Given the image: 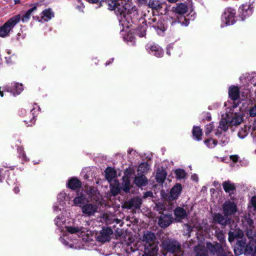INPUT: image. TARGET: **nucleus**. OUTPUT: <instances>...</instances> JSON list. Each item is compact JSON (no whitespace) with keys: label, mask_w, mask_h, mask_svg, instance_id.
<instances>
[{"label":"nucleus","mask_w":256,"mask_h":256,"mask_svg":"<svg viewBox=\"0 0 256 256\" xmlns=\"http://www.w3.org/2000/svg\"><path fill=\"white\" fill-rule=\"evenodd\" d=\"M66 230L67 233L63 237H60V241L66 246L72 248H81L82 247L80 245L78 244V242H74L72 239L70 240V242H68L67 239L69 238H72L76 240V238L82 239L84 241H86L88 239V234H86V228L80 227H74V226H66Z\"/></svg>","instance_id":"f257e3e1"},{"label":"nucleus","mask_w":256,"mask_h":256,"mask_svg":"<svg viewBox=\"0 0 256 256\" xmlns=\"http://www.w3.org/2000/svg\"><path fill=\"white\" fill-rule=\"evenodd\" d=\"M102 2L106 3L108 10H114L120 22L124 25L127 20L130 4L125 3L124 4L123 2L120 4L116 0H102Z\"/></svg>","instance_id":"f03ea898"},{"label":"nucleus","mask_w":256,"mask_h":256,"mask_svg":"<svg viewBox=\"0 0 256 256\" xmlns=\"http://www.w3.org/2000/svg\"><path fill=\"white\" fill-rule=\"evenodd\" d=\"M225 114L230 126H238L243 120L242 112L238 104L234 102L232 106L227 108Z\"/></svg>","instance_id":"7ed1b4c3"},{"label":"nucleus","mask_w":256,"mask_h":256,"mask_svg":"<svg viewBox=\"0 0 256 256\" xmlns=\"http://www.w3.org/2000/svg\"><path fill=\"white\" fill-rule=\"evenodd\" d=\"M156 240V236L152 232H148L142 236V241L144 246V252L148 254L150 256H157L158 248Z\"/></svg>","instance_id":"20e7f679"},{"label":"nucleus","mask_w":256,"mask_h":256,"mask_svg":"<svg viewBox=\"0 0 256 256\" xmlns=\"http://www.w3.org/2000/svg\"><path fill=\"white\" fill-rule=\"evenodd\" d=\"M162 246L167 252L174 254V256H182L183 254L180 244L176 240L170 239L164 240Z\"/></svg>","instance_id":"39448f33"},{"label":"nucleus","mask_w":256,"mask_h":256,"mask_svg":"<svg viewBox=\"0 0 256 256\" xmlns=\"http://www.w3.org/2000/svg\"><path fill=\"white\" fill-rule=\"evenodd\" d=\"M20 19V14L15 16L9 19L2 26H0V36L4 38L8 36Z\"/></svg>","instance_id":"423d86ee"},{"label":"nucleus","mask_w":256,"mask_h":256,"mask_svg":"<svg viewBox=\"0 0 256 256\" xmlns=\"http://www.w3.org/2000/svg\"><path fill=\"white\" fill-rule=\"evenodd\" d=\"M188 10V8L187 5L184 3H180L178 4L174 8V12L176 14H179L180 15V17L177 16V20L172 21V25H174L176 23L178 22L180 23L181 25L187 26L189 24V21L187 20L184 16H183L182 15L185 14Z\"/></svg>","instance_id":"0eeeda50"},{"label":"nucleus","mask_w":256,"mask_h":256,"mask_svg":"<svg viewBox=\"0 0 256 256\" xmlns=\"http://www.w3.org/2000/svg\"><path fill=\"white\" fill-rule=\"evenodd\" d=\"M236 10L230 8L225 9L222 16L221 27L234 24L236 22Z\"/></svg>","instance_id":"6e6552de"},{"label":"nucleus","mask_w":256,"mask_h":256,"mask_svg":"<svg viewBox=\"0 0 256 256\" xmlns=\"http://www.w3.org/2000/svg\"><path fill=\"white\" fill-rule=\"evenodd\" d=\"M222 119L220 122L218 128L215 131V135L218 137L224 136L225 132L228 130L229 124L226 120V115H222ZM224 140H222V145L224 146L228 142L227 138H224Z\"/></svg>","instance_id":"1a4fd4ad"},{"label":"nucleus","mask_w":256,"mask_h":256,"mask_svg":"<svg viewBox=\"0 0 256 256\" xmlns=\"http://www.w3.org/2000/svg\"><path fill=\"white\" fill-rule=\"evenodd\" d=\"M223 213L225 216L234 214L238 211L236 204L230 200L226 201L222 206Z\"/></svg>","instance_id":"9d476101"},{"label":"nucleus","mask_w":256,"mask_h":256,"mask_svg":"<svg viewBox=\"0 0 256 256\" xmlns=\"http://www.w3.org/2000/svg\"><path fill=\"white\" fill-rule=\"evenodd\" d=\"M240 240H238V242L236 243L238 248V250L234 249V252L236 254L240 255L242 254L243 252H248V251H252V248L250 246L248 247V246L246 244V240L244 237L242 238H240Z\"/></svg>","instance_id":"9b49d317"},{"label":"nucleus","mask_w":256,"mask_h":256,"mask_svg":"<svg viewBox=\"0 0 256 256\" xmlns=\"http://www.w3.org/2000/svg\"><path fill=\"white\" fill-rule=\"evenodd\" d=\"M98 207L96 204H86L82 207V211L85 216H90L98 212Z\"/></svg>","instance_id":"f8f14e48"},{"label":"nucleus","mask_w":256,"mask_h":256,"mask_svg":"<svg viewBox=\"0 0 256 256\" xmlns=\"http://www.w3.org/2000/svg\"><path fill=\"white\" fill-rule=\"evenodd\" d=\"M206 248L212 254H216L218 256H227L226 253L219 244H213L210 242H207Z\"/></svg>","instance_id":"ddd939ff"},{"label":"nucleus","mask_w":256,"mask_h":256,"mask_svg":"<svg viewBox=\"0 0 256 256\" xmlns=\"http://www.w3.org/2000/svg\"><path fill=\"white\" fill-rule=\"evenodd\" d=\"M173 220V217L172 214L168 213L166 214H162L158 218V224L159 226L165 228L170 226Z\"/></svg>","instance_id":"4468645a"},{"label":"nucleus","mask_w":256,"mask_h":256,"mask_svg":"<svg viewBox=\"0 0 256 256\" xmlns=\"http://www.w3.org/2000/svg\"><path fill=\"white\" fill-rule=\"evenodd\" d=\"M112 233L113 232L110 228H102L97 236V240L102 242L108 241Z\"/></svg>","instance_id":"2eb2a0df"},{"label":"nucleus","mask_w":256,"mask_h":256,"mask_svg":"<svg viewBox=\"0 0 256 256\" xmlns=\"http://www.w3.org/2000/svg\"><path fill=\"white\" fill-rule=\"evenodd\" d=\"M146 50L150 54L158 58L162 57L164 54L162 48L156 44H148L146 46Z\"/></svg>","instance_id":"dca6fc26"},{"label":"nucleus","mask_w":256,"mask_h":256,"mask_svg":"<svg viewBox=\"0 0 256 256\" xmlns=\"http://www.w3.org/2000/svg\"><path fill=\"white\" fill-rule=\"evenodd\" d=\"M6 89L8 92L12 94L14 96H16L20 94L24 88L22 84L12 82L10 85L7 86Z\"/></svg>","instance_id":"f3484780"},{"label":"nucleus","mask_w":256,"mask_h":256,"mask_svg":"<svg viewBox=\"0 0 256 256\" xmlns=\"http://www.w3.org/2000/svg\"><path fill=\"white\" fill-rule=\"evenodd\" d=\"M73 202L76 206L82 208L88 202V200L85 194H84L83 190H81L77 192L76 196L74 199Z\"/></svg>","instance_id":"a211bd4d"},{"label":"nucleus","mask_w":256,"mask_h":256,"mask_svg":"<svg viewBox=\"0 0 256 256\" xmlns=\"http://www.w3.org/2000/svg\"><path fill=\"white\" fill-rule=\"evenodd\" d=\"M142 204V200L140 198L134 197L130 200L124 203V206L125 208L128 209H131L133 208L136 209H138L140 208Z\"/></svg>","instance_id":"6ab92c4d"},{"label":"nucleus","mask_w":256,"mask_h":256,"mask_svg":"<svg viewBox=\"0 0 256 256\" xmlns=\"http://www.w3.org/2000/svg\"><path fill=\"white\" fill-rule=\"evenodd\" d=\"M240 16L242 20L250 16L253 12V8L250 6L242 5L239 8Z\"/></svg>","instance_id":"aec40b11"},{"label":"nucleus","mask_w":256,"mask_h":256,"mask_svg":"<svg viewBox=\"0 0 256 256\" xmlns=\"http://www.w3.org/2000/svg\"><path fill=\"white\" fill-rule=\"evenodd\" d=\"M174 214L176 220L178 222L188 218V214L186 210L181 207H178L174 210Z\"/></svg>","instance_id":"412c9836"},{"label":"nucleus","mask_w":256,"mask_h":256,"mask_svg":"<svg viewBox=\"0 0 256 256\" xmlns=\"http://www.w3.org/2000/svg\"><path fill=\"white\" fill-rule=\"evenodd\" d=\"M213 219L222 226H225L230 222V218L228 216H222V214L218 213L214 215Z\"/></svg>","instance_id":"4be33fe9"},{"label":"nucleus","mask_w":256,"mask_h":256,"mask_svg":"<svg viewBox=\"0 0 256 256\" xmlns=\"http://www.w3.org/2000/svg\"><path fill=\"white\" fill-rule=\"evenodd\" d=\"M182 190V186L180 184H176L170 190V194L168 196L170 200H174L176 199Z\"/></svg>","instance_id":"5701e85b"},{"label":"nucleus","mask_w":256,"mask_h":256,"mask_svg":"<svg viewBox=\"0 0 256 256\" xmlns=\"http://www.w3.org/2000/svg\"><path fill=\"white\" fill-rule=\"evenodd\" d=\"M101 218V221L106 222V224H112L114 222L118 224L120 222L119 220L116 218L112 214L107 212L103 214Z\"/></svg>","instance_id":"b1692460"},{"label":"nucleus","mask_w":256,"mask_h":256,"mask_svg":"<svg viewBox=\"0 0 256 256\" xmlns=\"http://www.w3.org/2000/svg\"><path fill=\"white\" fill-rule=\"evenodd\" d=\"M244 236V232L240 229H236L233 232L230 231L228 232V240L232 242L235 238H242Z\"/></svg>","instance_id":"393cba45"},{"label":"nucleus","mask_w":256,"mask_h":256,"mask_svg":"<svg viewBox=\"0 0 256 256\" xmlns=\"http://www.w3.org/2000/svg\"><path fill=\"white\" fill-rule=\"evenodd\" d=\"M166 26L163 19L158 18V25L155 26L154 30L159 35H162L166 30Z\"/></svg>","instance_id":"a878e982"},{"label":"nucleus","mask_w":256,"mask_h":256,"mask_svg":"<svg viewBox=\"0 0 256 256\" xmlns=\"http://www.w3.org/2000/svg\"><path fill=\"white\" fill-rule=\"evenodd\" d=\"M110 192L114 196L117 195L120 192V186L119 182L117 180H114L110 182Z\"/></svg>","instance_id":"bb28decb"},{"label":"nucleus","mask_w":256,"mask_h":256,"mask_svg":"<svg viewBox=\"0 0 256 256\" xmlns=\"http://www.w3.org/2000/svg\"><path fill=\"white\" fill-rule=\"evenodd\" d=\"M105 177L106 180L110 182H112L114 178L116 177V172L113 168H108L106 169L105 171Z\"/></svg>","instance_id":"cd10ccee"},{"label":"nucleus","mask_w":256,"mask_h":256,"mask_svg":"<svg viewBox=\"0 0 256 256\" xmlns=\"http://www.w3.org/2000/svg\"><path fill=\"white\" fill-rule=\"evenodd\" d=\"M228 94L230 98L232 100H238L239 98L240 95L238 88L235 86L230 87Z\"/></svg>","instance_id":"c85d7f7f"},{"label":"nucleus","mask_w":256,"mask_h":256,"mask_svg":"<svg viewBox=\"0 0 256 256\" xmlns=\"http://www.w3.org/2000/svg\"><path fill=\"white\" fill-rule=\"evenodd\" d=\"M42 20L40 21L48 22L54 16V14L51 9H46L42 11L41 14Z\"/></svg>","instance_id":"c756f323"},{"label":"nucleus","mask_w":256,"mask_h":256,"mask_svg":"<svg viewBox=\"0 0 256 256\" xmlns=\"http://www.w3.org/2000/svg\"><path fill=\"white\" fill-rule=\"evenodd\" d=\"M68 186L72 189L75 190L77 188H79L82 186V183L80 180L75 178H71L67 184Z\"/></svg>","instance_id":"7c9ffc66"},{"label":"nucleus","mask_w":256,"mask_h":256,"mask_svg":"<svg viewBox=\"0 0 256 256\" xmlns=\"http://www.w3.org/2000/svg\"><path fill=\"white\" fill-rule=\"evenodd\" d=\"M148 6L152 10H158L162 8V4L158 0H149Z\"/></svg>","instance_id":"2f4dec72"},{"label":"nucleus","mask_w":256,"mask_h":256,"mask_svg":"<svg viewBox=\"0 0 256 256\" xmlns=\"http://www.w3.org/2000/svg\"><path fill=\"white\" fill-rule=\"evenodd\" d=\"M243 228L244 230L254 228V221L249 216H246L242 220Z\"/></svg>","instance_id":"473e14b6"},{"label":"nucleus","mask_w":256,"mask_h":256,"mask_svg":"<svg viewBox=\"0 0 256 256\" xmlns=\"http://www.w3.org/2000/svg\"><path fill=\"white\" fill-rule=\"evenodd\" d=\"M166 176V172L164 170L158 169L156 172V182L162 184L164 182Z\"/></svg>","instance_id":"72a5a7b5"},{"label":"nucleus","mask_w":256,"mask_h":256,"mask_svg":"<svg viewBox=\"0 0 256 256\" xmlns=\"http://www.w3.org/2000/svg\"><path fill=\"white\" fill-rule=\"evenodd\" d=\"M147 182L148 180L143 175L135 178L134 183L139 187L145 186L147 184Z\"/></svg>","instance_id":"f704fd0d"},{"label":"nucleus","mask_w":256,"mask_h":256,"mask_svg":"<svg viewBox=\"0 0 256 256\" xmlns=\"http://www.w3.org/2000/svg\"><path fill=\"white\" fill-rule=\"evenodd\" d=\"M196 252L195 256H208V252L204 246L198 245L194 248Z\"/></svg>","instance_id":"c9c22d12"},{"label":"nucleus","mask_w":256,"mask_h":256,"mask_svg":"<svg viewBox=\"0 0 256 256\" xmlns=\"http://www.w3.org/2000/svg\"><path fill=\"white\" fill-rule=\"evenodd\" d=\"M222 186L226 192H230L235 190L234 184L229 180L224 182Z\"/></svg>","instance_id":"e433bc0d"},{"label":"nucleus","mask_w":256,"mask_h":256,"mask_svg":"<svg viewBox=\"0 0 256 256\" xmlns=\"http://www.w3.org/2000/svg\"><path fill=\"white\" fill-rule=\"evenodd\" d=\"M192 134L194 138L197 140H202V131L200 127L194 126Z\"/></svg>","instance_id":"4c0bfd02"},{"label":"nucleus","mask_w":256,"mask_h":256,"mask_svg":"<svg viewBox=\"0 0 256 256\" xmlns=\"http://www.w3.org/2000/svg\"><path fill=\"white\" fill-rule=\"evenodd\" d=\"M122 188L126 192H128L130 188V180L128 178L123 177Z\"/></svg>","instance_id":"58836bf2"},{"label":"nucleus","mask_w":256,"mask_h":256,"mask_svg":"<svg viewBox=\"0 0 256 256\" xmlns=\"http://www.w3.org/2000/svg\"><path fill=\"white\" fill-rule=\"evenodd\" d=\"M36 10V6H34L32 8H30V10H28L23 15L22 18V20L23 22H27L28 20H29L31 15H32V14L33 12H34V10Z\"/></svg>","instance_id":"ea45409f"},{"label":"nucleus","mask_w":256,"mask_h":256,"mask_svg":"<svg viewBox=\"0 0 256 256\" xmlns=\"http://www.w3.org/2000/svg\"><path fill=\"white\" fill-rule=\"evenodd\" d=\"M150 168L149 165L146 162L140 164L138 167V171L142 174L147 172Z\"/></svg>","instance_id":"a19ab883"},{"label":"nucleus","mask_w":256,"mask_h":256,"mask_svg":"<svg viewBox=\"0 0 256 256\" xmlns=\"http://www.w3.org/2000/svg\"><path fill=\"white\" fill-rule=\"evenodd\" d=\"M18 157L21 158V160L22 162H26L28 159L24 153V148H18Z\"/></svg>","instance_id":"79ce46f5"},{"label":"nucleus","mask_w":256,"mask_h":256,"mask_svg":"<svg viewBox=\"0 0 256 256\" xmlns=\"http://www.w3.org/2000/svg\"><path fill=\"white\" fill-rule=\"evenodd\" d=\"M146 24L142 23L140 26L138 27L137 34L140 37H143L146 35Z\"/></svg>","instance_id":"37998d69"},{"label":"nucleus","mask_w":256,"mask_h":256,"mask_svg":"<svg viewBox=\"0 0 256 256\" xmlns=\"http://www.w3.org/2000/svg\"><path fill=\"white\" fill-rule=\"evenodd\" d=\"M248 130L246 126H244V127L242 128L238 132V136L242 139L245 138L246 136L248 134Z\"/></svg>","instance_id":"c03bdc74"},{"label":"nucleus","mask_w":256,"mask_h":256,"mask_svg":"<svg viewBox=\"0 0 256 256\" xmlns=\"http://www.w3.org/2000/svg\"><path fill=\"white\" fill-rule=\"evenodd\" d=\"M66 194L64 192H60L58 196V200L60 206H63L65 204L64 200Z\"/></svg>","instance_id":"a18cd8bd"},{"label":"nucleus","mask_w":256,"mask_h":256,"mask_svg":"<svg viewBox=\"0 0 256 256\" xmlns=\"http://www.w3.org/2000/svg\"><path fill=\"white\" fill-rule=\"evenodd\" d=\"M204 144L206 145L209 148H212L216 146L218 144V142L216 140L210 138L204 141Z\"/></svg>","instance_id":"49530a36"},{"label":"nucleus","mask_w":256,"mask_h":256,"mask_svg":"<svg viewBox=\"0 0 256 256\" xmlns=\"http://www.w3.org/2000/svg\"><path fill=\"white\" fill-rule=\"evenodd\" d=\"M176 178L178 179L184 178L186 176V172L184 170L181 169L176 170L175 171Z\"/></svg>","instance_id":"de8ad7c7"},{"label":"nucleus","mask_w":256,"mask_h":256,"mask_svg":"<svg viewBox=\"0 0 256 256\" xmlns=\"http://www.w3.org/2000/svg\"><path fill=\"white\" fill-rule=\"evenodd\" d=\"M148 23L154 29L155 26H157L158 25V19L156 17H153L152 18H150L148 20Z\"/></svg>","instance_id":"09e8293b"},{"label":"nucleus","mask_w":256,"mask_h":256,"mask_svg":"<svg viewBox=\"0 0 256 256\" xmlns=\"http://www.w3.org/2000/svg\"><path fill=\"white\" fill-rule=\"evenodd\" d=\"M214 128V122H211L205 126V134L206 136L208 135L212 130Z\"/></svg>","instance_id":"8fccbe9b"},{"label":"nucleus","mask_w":256,"mask_h":256,"mask_svg":"<svg viewBox=\"0 0 256 256\" xmlns=\"http://www.w3.org/2000/svg\"><path fill=\"white\" fill-rule=\"evenodd\" d=\"M254 228H247L245 230L246 231V234L247 236L250 238V239H253L254 236V232L253 231V229Z\"/></svg>","instance_id":"3c124183"},{"label":"nucleus","mask_w":256,"mask_h":256,"mask_svg":"<svg viewBox=\"0 0 256 256\" xmlns=\"http://www.w3.org/2000/svg\"><path fill=\"white\" fill-rule=\"evenodd\" d=\"M165 206L160 202L156 204L155 208L156 210L159 211L160 214L161 212L164 211L165 210Z\"/></svg>","instance_id":"603ef678"},{"label":"nucleus","mask_w":256,"mask_h":256,"mask_svg":"<svg viewBox=\"0 0 256 256\" xmlns=\"http://www.w3.org/2000/svg\"><path fill=\"white\" fill-rule=\"evenodd\" d=\"M62 218L58 216L55 219V224L58 227H62L64 225V222L62 220Z\"/></svg>","instance_id":"864d4df0"},{"label":"nucleus","mask_w":256,"mask_h":256,"mask_svg":"<svg viewBox=\"0 0 256 256\" xmlns=\"http://www.w3.org/2000/svg\"><path fill=\"white\" fill-rule=\"evenodd\" d=\"M184 230V234L189 237L190 236V234L192 230V228L188 224H185Z\"/></svg>","instance_id":"5fc2aeb1"},{"label":"nucleus","mask_w":256,"mask_h":256,"mask_svg":"<svg viewBox=\"0 0 256 256\" xmlns=\"http://www.w3.org/2000/svg\"><path fill=\"white\" fill-rule=\"evenodd\" d=\"M6 62L8 64H12L16 61V56L14 54L6 57Z\"/></svg>","instance_id":"6e6d98bb"},{"label":"nucleus","mask_w":256,"mask_h":256,"mask_svg":"<svg viewBox=\"0 0 256 256\" xmlns=\"http://www.w3.org/2000/svg\"><path fill=\"white\" fill-rule=\"evenodd\" d=\"M250 115L251 117L256 116V105L253 106L249 110Z\"/></svg>","instance_id":"4d7b16f0"},{"label":"nucleus","mask_w":256,"mask_h":256,"mask_svg":"<svg viewBox=\"0 0 256 256\" xmlns=\"http://www.w3.org/2000/svg\"><path fill=\"white\" fill-rule=\"evenodd\" d=\"M128 38H129V40H128V42L130 43V44L132 46L134 45L135 44V38L132 35H128L127 36Z\"/></svg>","instance_id":"13d9d810"},{"label":"nucleus","mask_w":256,"mask_h":256,"mask_svg":"<svg viewBox=\"0 0 256 256\" xmlns=\"http://www.w3.org/2000/svg\"><path fill=\"white\" fill-rule=\"evenodd\" d=\"M250 204L254 207V210H256V196H254L251 198Z\"/></svg>","instance_id":"bf43d9fd"},{"label":"nucleus","mask_w":256,"mask_h":256,"mask_svg":"<svg viewBox=\"0 0 256 256\" xmlns=\"http://www.w3.org/2000/svg\"><path fill=\"white\" fill-rule=\"evenodd\" d=\"M238 155H232L230 156V159L234 162H236L238 160Z\"/></svg>","instance_id":"052dcab7"},{"label":"nucleus","mask_w":256,"mask_h":256,"mask_svg":"<svg viewBox=\"0 0 256 256\" xmlns=\"http://www.w3.org/2000/svg\"><path fill=\"white\" fill-rule=\"evenodd\" d=\"M128 152V154L132 155L134 156H135L136 154H137L136 152V151L134 150L132 148H129Z\"/></svg>","instance_id":"680f3d73"},{"label":"nucleus","mask_w":256,"mask_h":256,"mask_svg":"<svg viewBox=\"0 0 256 256\" xmlns=\"http://www.w3.org/2000/svg\"><path fill=\"white\" fill-rule=\"evenodd\" d=\"M152 193L151 192H146L144 194V198H146L148 196H152Z\"/></svg>","instance_id":"e2e57ef3"},{"label":"nucleus","mask_w":256,"mask_h":256,"mask_svg":"<svg viewBox=\"0 0 256 256\" xmlns=\"http://www.w3.org/2000/svg\"><path fill=\"white\" fill-rule=\"evenodd\" d=\"M171 49H172V46L170 45H168L167 47L166 54L169 56L170 55V50Z\"/></svg>","instance_id":"0e129e2a"},{"label":"nucleus","mask_w":256,"mask_h":256,"mask_svg":"<svg viewBox=\"0 0 256 256\" xmlns=\"http://www.w3.org/2000/svg\"><path fill=\"white\" fill-rule=\"evenodd\" d=\"M192 179L193 180L197 182L198 180V176L196 174H194V175L192 176Z\"/></svg>","instance_id":"69168bd1"},{"label":"nucleus","mask_w":256,"mask_h":256,"mask_svg":"<svg viewBox=\"0 0 256 256\" xmlns=\"http://www.w3.org/2000/svg\"><path fill=\"white\" fill-rule=\"evenodd\" d=\"M14 191L16 194L18 193L20 191L18 186H14Z\"/></svg>","instance_id":"338daca9"},{"label":"nucleus","mask_w":256,"mask_h":256,"mask_svg":"<svg viewBox=\"0 0 256 256\" xmlns=\"http://www.w3.org/2000/svg\"><path fill=\"white\" fill-rule=\"evenodd\" d=\"M138 2L139 3V4H146V0H138Z\"/></svg>","instance_id":"774afa93"}]
</instances>
